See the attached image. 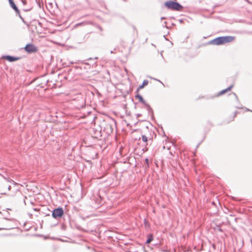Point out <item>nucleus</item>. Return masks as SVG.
Wrapping results in <instances>:
<instances>
[{
  "mask_svg": "<svg viewBox=\"0 0 252 252\" xmlns=\"http://www.w3.org/2000/svg\"><path fill=\"white\" fill-rule=\"evenodd\" d=\"M234 38V36H219L210 40L208 43L210 44L220 45L230 42L233 41Z\"/></svg>",
  "mask_w": 252,
  "mask_h": 252,
  "instance_id": "obj_1",
  "label": "nucleus"
},
{
  "mask_svg": "<svg viewBox=\"0 0 252 252\" xmlns=\"http://www.w3.org/2000/svg\"><path fill=\"white\" fill-rule=\"evenodd\" d=\"M146 128L148 130V133L142 134H141V138L143 142L145 143V147L146 151L148 150V148H147L146 146L149 145L150 143V145H151L153 141V137L156 136V134L154 131L153 130H149L148 126H146Z\"/></svg>",
  "mask_w": 252,
  "mask_h": 252,
  "instance_id": "obj_2",
  "label": "nucleus"
},
{
  "mask_svg": "<svg viewBox=\"0 0 252 252\" xmlns=\"http://www.w3.org/2000/svg\"><path fill=\"white\" fill-rule=\"evenodd\" d=\"M71 104L74 109L80 110L85 106L86 101L83 97L79 95L71 100Z\"/></svg>",
  "mask_w": 252,
  "mask_h": 252,
  "instance_id": "obj_3",
  "label": "nucleus"
},
{
  "mask_svg": "<svg viewBox=\"0 0 252 252\" xmlns=\"http://www.w3.org/2000/svg\"><path fill=\"white\" fill-rule=\"evenodd\" d=\"M164 5L168 9L181 11L183 9V6L176 1L169 0L164 3Z\"/></svg>",
  "mask_w": 252,
  "mask_h": 252,
  "instance_id": "obj_4",
  "label": "nucleus"
},
{
  "mask_svg": "<svg viewBox=\"0 0 252 252\" xmlns=\"http://www.w3.org/2000/svg\"><path fill=\"white\" fill-rule=\"evenodd\" d=\"M166 244L170 245V248L172 250V252H175L176 249L182 246L180 243L179 242L177 237H171V239H169Z\"/></svg>",
  "mask_w": 252,
  "mask_h": 252,
  "instance_id": "obj_5",
  "label": "nucleus"
},
{
  "mask_svg": "<svg viewBox=\"0 0 252 252\" xmlns=\"http://www.w3.org/2000/svg\"><path fill=\"white\" fill-rule=\"evenodd\" d=\"M64 214V211L62 207H58L53 209L52 211V216L55 219L61 218Z\"/></svg>",
  "mask_w": 252,
  "mask_h": 252,
  "instance_id": "obj_6",
  "label": "nucleus"
},
{
  "mask_svg": "<svg viewBox=\"0 0 252 252\" xmlns=\"http://www.w3.org/2000/svg\"><path fill=\"white\" fill-rule=\"evenodd\" d=\"M112 124L108 123L106 125L104 130H106L108 134L112 133L113 131V126H116V121L114 119L111 118Z\"/></svg>",
  "mask_w": 252,
  "mask_h": 252,
  "instance_id": "obj_7",
  "label": "nucleus"
},
{
  "mask_svg": "<svg viewBox=\"0 0 252 252\" xmlns=\"http://www.w3.org/2000/svg\"><path fill=\"white\" fill-rule=\"evenodd\" d=\"M25 50L28 53H32L36 52L38 51L37 48L32 43L27 44L25 48Z\"/></svg>",
  "mask_w": 252,
  "mask_h": 252,
  "instance_id": "obj_8",
  "label": "nucleus"
},
{
  "mask_svg": "<svg viewBox=\"0 0 252 252\" xmlns=\"http://www.w3.org/2000/svg\"><path fill=\"white\" fill-rule=\"evenodd\" d=\"M48 238H50L52 240H57L63 242H69V243L79 244V242H78L75 240H73L70 237H66V239H63L60 238V237H57V238H56V237H44V240H46Z\"/></svg>",
  "mask_w": 252,
  "mask_h": 252,
  "instance_id": "obj_9",
  "label": "nucleus"
},
{
  "mask_svg": "<svg viewBox=\"0 0 252 252\" xmlns=\"http://www.w3.org/2000/svg\"><path fill=\"white\" fill-rule=\"evenodd\" d=\"M91 66V64L88 63L82 62L81 65L78 66H75L76 68H80V69H86L87 71L89 69H90Z\"/></svg>",
  "mask_w": 252,
  "mask_h": 252,
  "instance_id": "obj_10",
  "label": "nucleus"
},
{
  "mask_svg": "<svg viewBox=\"0 0 252 252\" xmlns=\"http://www.w3.org/2000/svg\"><path fill=\"white\" fill-rule=\"evenodd\" d=\"M3 58L9 62H15L20 59V57H15L10 55H6L4 56Z\"/></svg>",
  "mask_w": 252,
  "mask_h": 252,
  "instance_id": "obj_11",
  "label": "nucleus"
},
{
  "mask_svg": "<svg viewBox=\"0 0 252 252\" xmlns=\"http://www.w3.org/2000/svg\"><path fill=\"white\" fill-rule=\"evenodd\" d=\"M145 106V108L146 109V110L148 111V114L151 115L152 119H153L154 118V111L153 109L151 108V107L148 104L145 103V104L144 105Z\"/></svg>",
  "mask_w": 252,
  "mask_h": 252,
  "instance_id": "obj_12",
  "label": "nucleus"
},
{
  "mask_svg": "<svg viewBox=\"0 0 252 252\" xmlns=\"http://www.w3.org/2000/svg\"><path fill=\"white\" fill-rule=\"evenodd\" d=\"M10 7L15 11L16 13H19V10L13 0H8Z\"/></svg>",
  "mask_w": 252,
  "mask_h": 252,
  "instance_id": "obj_13",
  "label": "nucleus"
},
{
  "mask_svg": "<svg viewBox=\"0 0 252 252\" xmlns=\"http://www.w3.org/2000/svg\"><path fill=\"white\" fill-rule=\"evenodd\" d=\"M94 200L98 206L102 204V198L99 194L97 195V196L95 197Z\"/></svg>",
  "mask_w": 252,
  "mask_h": 252,
  "instance_id": "obj_14",
  "label": "nucleus"
},
{
  "mask_svg": "<svg viewBox=\"0 0 252 252\" xmlns=\"http://www.w3.org/2000/svg\"><path fill=\"white\" fill-rule=\"evenodd\" d=\"M149 81L148 80L145 79L142 84L140 85L136 91V93H138L139 90L143 89L145 86L148 85Z\"/></svg>",
  "mask_w": 252,
  "mask_h": 252,
  "instance_id": "obj_15",
  "label": "nucleus"
},
{
  "mask_svg": "<svg viewBox=\"0 0 252 252\" xmlns=\"http://www.w3.org/2000/svg\"><path fill=\"white\" fill-rule=\"evenodd\" d=\"M233 85H231L229 87L227 88L226 89H225L224 90H221V91H220L219 93V94H218L217 96L222 95V94H224L225 93H226V92H227L228 91H230L231 89L233 88Z\"/></svg>",
  "mask_w": 252,
  "mask_h": 252,
  "instance_id": "obj_16",
  "label": "nucleus"
},
{
  "mask_svg": "<svg viewBox=\"0 0 252 252\" xmlns=\"http://www.w3.org/2000/svg\"><path fill=\"white\" fill-rule=\"evenodd\" d=\"M161 251L163 252H172L170 248V245H167V244L161 248Z\"/></svg>",
  "mask_w": 252,
  "mask_h": 252,
  "instance_id": "obj_17",
  "label": "nucleus"
},
{
  "mask_svg": "<svg viewBox=\"0 0 252 252\" xmlns=\"http://www.w3.org/2000/svg\"><path fill=\"white\" fill-rule=\"evenodd\" d=\"M135 98L138 99L139 101L142 103L143 105L146 103V102L143 99V97L140 94H139L138 92L137 93V94L135 95Z\"/></svg>",
  "mask_w": 252,
  "mask_h": 252,
  "instance_id": "obj_18",
  "label": "nucleus"
},
{
  "mask_svg": "<svg viewBox=\"0 0 252 252\" xmlns=\"http://www.w3.org/2000/svg\"><path fill=\"white\" fill-rule=\"evenodd\" d=\"M4 219L5 220H12L13 219L12 218L10 217V214L8 211H5L3 213Z\"/></svg>",
  "mask_w": 252,
  "mask_h": 252,
  "instance_id": "obj_19",
  "label": "nucleus"
},
{
  "mask_svg": "<svg viewBox=\"0 0 252 252\" xmlns=\"http://www.w3.org/2000/svg\"><path fill=\"white\" fill-rule=\"evenodd\" d=\"M4 179L8 182H10V183H13V184L14 185H16V183L13 181L12 180V179H11L10 178H7V177H3Z\"/></svg>",
  "mask_w": 252,
  "mask_h": 252,
  "instance_id": "obj_20",
  "label": "nucleus"
},
{
  "mask_svg": "<svg viewBox=\"0 0 252 252\" xmlns=\"http://www.w3.org/2000/svg\"><path fill=\"white\" fill-rule=\"evenodd\" d=\"M144 223L145 224V226L146 228L150 227V224L149 223V222H148L146 219L144 220Z\"/></svg>",
  "mask_w": 252,
  "mask_h": 252,
  "instance_id": "obj_21",
  "label": "nucleus"
},
{
  "mask_svg": "<svg viewBox=\"0 0 252 252\" xmlns=\"http://www.w3.org/2000/svg\"><path fill=\"white\" fill-rule=\"evenodd\" d=\"M154 237H148V239L146 241V244H149L153 240Z\"/></svg>",
  "mask_w": 252,
  "mask_h": 252,
  "instance_id": "obj_22",
  "label": "nucleus"
},
{
  "mask_svg": "<svg viewBox=\"0 0 252 252\" xmlns=\"http://www.w3.org/2000/svg\"><path fill=\"white\" fill-rule=\"evenodd\" d=\"M145 162L146 163L147 167L148 168L149 166V159L148 158H146L145 159Z\"/></svg>",
  "mask_w": 252,
  "mask_h": 252,
  "instance_id": "obj_23",
  "label": "nucleus"
},
{
  "mask_svg": "<svg viewBox=\"0 0 252 252\" xmlns=\"http://www.w3.org/2000/svg\"><path fill=\"white\" fill-rule=\"evenodd\" d=\"M98 29H99L100 31H103V29L99 25L97 24L96 25V26H95Z\"/></svg>",
  "mask_w": 252,
  "mask_h": 252,
  "instance_id": "obj_24",
  "label": "nucleus"
},
{
  "mask_svg": "<svg viewBox=\"0 0 252 252\" xmlns=\"http://www.w3.org/2000/svg\"><path fill=\"white\" fill-rule=\"evenodd\" d=\"M32 236H38V237H39V236H44V235H41V234H34L32 235Z\"/></svg>",
  "mask_w": 252,
  "mask_h": 252,
  "instance_id": "obj_25",
  "label": "nucleus"
},
{
  "mask_svg": "<svg viewBox=\"0 0 252 252\" xmlns=\"http://www.w3.org/2000/svg\"><path fill=\"white\" fill-rule=\"evenodd\" d=\"M97 65V62H95L93 64H92V67H94V66H96Z\"/></svg>",
  "mask_w": 252,
  "mask_h": 252,
  "instance_id": "obj_26",
  "label": "nucleus"
},
{
  "mask_svg": "<svg viewBox=\"0 0 252 252\" xmlns=\"http://www.w3.org/2000/svg\"><path fill=\"white\" fill-rule=\"evenodd\" d=\"M248 3L252 4V0L250 1V0H245Z\"/></svg>",
  "mask_w": 252,
  "mask_h": 252,
  "instance_id": "obj_27",
  "label": "nucleus"
},
{
  "mask_svg": "<svg viewBox=\"0 0 252 252\" xmlns=\"http://www.w3.org/2000/svg\"><path fill=\"white\" fill-rule=\"evenodd\" d=\"M212 247H213V248L214 249H216V244H215V243H213V244H212Z\"/></svg>",
  "mask_w": 252,
  "mask_h": 252,
  "instance_id": "obj_28",
  "label": "nucleus"
},
{
  "mask_svg": "<svg viewBox=\"0 0 252 252\" xmlns=\"http://www.w3.org/2000/svg\"><path fill=\"white\" fill-rule=\"evenodd\" d=\"M205 138V137H204L203 138V140H202L201 141H200V142L198 143V145H197V146H196V148L198 147V146H199V145L201 143V142L203 141V140Z\"/></svg>",
  "mask_w": 252,
  "mask_h": 252,
  "instance_id": "obj_29",
  "label": "nucleus"
},
{
  "mask_svg": "<svg viewBox=\"0 0 252 252\" xmlns=\"http://www.w3.org/2000/svg\"><path fill=\"white\" fill-rule=\"evenodd\" d=\"M22 20V21H23V22L26 24H27V22L25 21L24 19L22 17L21 18V19Z\"/></svg>",
  "mask_w": 252,
  "mask_h": 252,
  "instance_id": "obj_30",
  "label": "nucleus"
},
{
  "mask_svg": "<svg viewBox=\"0 0 252 252\" xmlns=\"http://www.w3.org/2000/svg\"><path fill=\"white\" fill-rule=\"evenodd\" d=\"M141 114H136V118H138L139 117H140V116H141Z\"/></svg>",
  "mask_w": 252,
  "mask_h": 252,
  "instance_id": "obj_31",
  "label": "nucleus"
},
{
  "mask_svg": "<svg viewBox=\"0 0 252 252\" xmlns=\"http://www.w3.org/2000/svg\"><path fill=\"white\" fill-rule=\"evenodd\" d=\"M163 243H164V240H163V239H162V240H161V241L160 242L159 244L162 245L163 244Z\"/></svg>",
  "mask_w": 252,
  "mask_h": 252,
  "instance_id": "obj_32",
  "label": "nucleus"
},
{
  "mask_svg": "<svg viewBox=\"0 0 252 252\" xmlns=\"http://www.w3.org/2000/svg\"><path fill=\"white\" fill-rule=\"evenodd\" d=\"M9 228H6V227H0V230H2V229H9Z\"/></svg>",
  "mask_w": 252,
  "mask_h": 252,
  "instance_id": "obj_33",
  "label": "nucleus"
},
{
  "mask_svg": "<svg viewBox=\"0 0 252 252\" xmlns=\"http://www.w3.org/2000/svg\"><path fill=\"white\" fill-rule=\"evenodd\" d=\"M22 2L23 3V4H25L26 3V0H22Z\"/></svg>",
  "mask_w": 252,
  "mask_h": 252,
  "instance_id": "obj_34",
  "label": "nucleus"
},
{
  "mask_svg": "<svg viewBox=\"0 0 252 252\" xmlns=\"http://www.w3.org/2000/svg\"><path fill=\"white\" fill-rule=\"evenodd\" d=\"M16 14H17L19 16V17H20V19H21V18H22V17L21 16V15H20V13H16Z\"/></svg>",
  "mask_w": 252,
  "mask_h": 252,
  "instance_id": "obj_35",
  "label": "nucleus"
},
{
  "mask_svg": "<svg viewBox=\"0 0 252 252\" xmlns=\"http://www.w3.org/2000/svg\"><path fill=\"white\" fill-rule=\"evenodd\" d=\"M84 24V23L82 22V23H78L76 26H81L82 25H83Z\"/></svg>",
  "mask_w": 252,
  "mask_h": 252,
  "instance_id": "obj_36",
  "label": "nucleus"
},
{
  "mask_svg": "<svg viewBox=\"0 0 252 252\" xmlns=\"http://www.w3.org/2000/svg\"><path fill=\"white\" fill-rule=\"evenodd\" d=\"M234 95H235V98L237 100L238 99V96H237L236 94L235 93H233Z\"/></svg>",
  "mask_w": 252,
  "mask_h": 252,
  "instance_id": "obj_37",
  "label": "nucleus"
},
{
  "mask_svg": "<svg viewBox=\"0 0 252 252\" xmlns=\"http://www.w3.org/2000/svg\"><path fill=\"white\" fill-rule=\"evenodd\" d=\"M71 71H72V69H71V68L68 69V70H67V72L68 73H69V72H71Z\"/></svg>",
  "mask_w": 252,
  "mask_h": 252,
  "instance_id": "obj_38",
  "label": "nucleus"
},
{
  "mask_svg": "<svg viewBox=\"0 0 252 252\" xmlns=\"http://www.w3.org/2000/svg\"><path fill=\"white\" fill-rule=\"evenodd\" d=\"M33 210L34 211H38L39 210V209H37L36 208H34L33 209Z\"/></svg>",
  "mask_w": 252,
  "mask_h": 252,
  "instance_id": "obj_39",
  "label": "nucleus"
},
{
  "mask_svg": "<svg viewBox=\"0 0 252 252\" xmlns=\"http://www.w3.org/2000/svg\"><path fill=\"white\" fill-rule=\"evenodd\" d=\"M147 236L151 237V236H153V234H152L150 233V234H148V235H147Z\"/></svg>",
  "mask_w": 252,
  "mask_h": 252,
  "instance_id": "obj_40",
  "label": "nucleus"
},
{
  "mask_svg": "<svg viewBox=\"0 0 252 252\" xmlns=\"http://www.w3.org/2000/svg\"><path fill=\"white\" fill-rule=\"evenodd\" d=\"M31 10V9H24V10L25 11H29V10Z\"/></svg>",
  "mask_w": 252,
  "mask_h": 252,
  "instance_id": "obj_41",
  "label": "nucleus"
},
{
  "mask_svg": "<svg viewBox=\"0 0 252 252\" xmlns=\"http://www.w3.org/2000/svg\"><path fill=\"white\" fill-rule=\"evenodd\" d=\"M10 188H11V186H9L8 187V190H10Z\"/></svg>",
  "mask_w": 252,
  "mask_h": 252,
  "instance_id": "obj_42",
  "label": "nucleus"
},
{
  "mask_svg": "<svg viewBox=\"0 0 252 252\" xmlns=\"http://www.w3.org/2000/svg\"><path fill=\"white\" fill-rule=\"evenodd\" d=\"M155 80H157V81H158L160 82L161 83H162L160 81H159V80H158V79H155Z\"/></svg>",
  "mask_w": 252,
  "mask_h": 252,
  "instance_id": "obj_43",
  "label": "nucleus"
},
{
  "mask_svg": "<svg viewBox=\"0 0 252 252\" xmlns=\"http://www.w3.org/2000/svg\"><path fill=\"white\" fill-rule=\"evenodd\" d=\"M165 19V18L164 17H162L161 18V20H163V19Z\"/></svg>",
  "mask_w": 252,
  "mask_h": 252,
  "instance_id": "obj_44",
  "label": "nucleus"
},
{
  "mask_svg": "<svg viewBox=\"0 0 252 252\" xmlns=\"http://www.w3.org/2000/svg\"><path fill=\"white\" fill-rule=\"evenodd\" d=\"M93 60V59H92V58H89V59H88V60H89V61H90V60Z\"/></svg>",
  "mask_w": 252,
  "mask_h": 252,
  "instance_id": "obj_45",
  "label": "nucleus"
},
{
  "mask_svg": "<svg viewBox=\"0 0 252 252\" xmlns=\"http://www.w3.org/2000/svg\"><path fill=\"white\" fill-rule=\"evenodd\" d=\"M110 53H111V54L114 53V51H113V50L111 51Z\"/></svg>",
  "mask_w": 252,
  "mask_h": 252,
  "instance_id": "obj_46",
  "label": "nucleus"
},
{
  "mask_svg": "<svg viewBox=\"0 0 252 252\" xmlns=\"http://www.w3.org/2000/svg\"><path fill=\"white\" fill-rule=\"evenodd\" d=\"M212 204H213V205H215V203L214 201H213V202H212Z\"/></svg>",
  "mask_w": 252,
  "mask_h": 252,
  "instance_id": "obj_47",
  "label": "nucleus"
},
{
  "mask_svg": "<svg viewBox=\"0 0 252 252\" xmlns=\"http://www.w3.org/2000/svg\"><path fill=\"white\" fill-rule=\"evenodd\" d=\"M165 27L167 29H168V27L166 25L165 26Z\"/></svg>",
  "mask_w": 252,
  "mask_h": 252,
  "instance_id": "obj_48",
  "label": "nucleus"
},
{
  "mask_svg": "<svg viewBox=\"0 0 252 252\" xmlns=\"http://www.w3.org/2000/svg\"><path fill=\"white\" fill-rule=\"evenodd\" d=\"M247 111H250V110L249 109H247ZM251 111L252 112V111H251Z\"/></svg>",
  "mask_w": 252,
  "mask_h": 252,
  "instance_id": "obj_49",
  "label": "nucleus"
},
{
  "mask_svg": "<svg viewBox=\"0 0 252 252\" xmlns=\"http://www.w3.org/2000/svg\"><path fill=\"white\" fill-rule=\"evenodd\" d=\"M164 25H166L167 24V22H164Z\"/></svg>",
  "mask_w": 252,
  "mask_h": 252,
  "instance_id": "obj_50",
  "label": "nucleus"
},
{
  "mask_svg": "<svg viewBox=\"0 0 252 252\" xmlns=\"http://www.w3.org/2000/svg\"><path fill=\"white\" fill-rule=\"evenodd\" d=\"M48 80H46V83L47 84V83H48Z\"/></svg>",
  "mask_w": 252,
  "mask_h": 252,
  "instance_id": "obj_51",
  "label": "nucleus"
},
{
  "mask_svg": "<svg viewBox=\"0 0 252 252\" xmlns=\"http://www.w3.org/2000/svg\"><path fill=\"white\" fill-rule=\"evenodd\" d=\"M137 124V122L135 123L134 124V126H135Z\"/></svg>",
  "mask_w": 252,
  "mask_h": 252,
  "instance_id": "obj_52",
  "label": "nucleus"
},
{
  "mask_svg": "<svg viewBox=\"0 0 252 252\" xmlns=\"http://www.w3.org/2000/svg\"><path fill=\"white\" fill-rule=\"evenodd\" d=\"M180 22L181 23L182 22V20H180Z\"/></svg>",
  "mask_w": 252,
  "mask_h": 252,
  "instance_id": "obj_53",
  "label": "nucleus"
},
{
  "mask_svg": "<svg viewBox=\"0 0 252 252\" xmlns=\"http://www.w3.org/2000/svg\"><path fill=\"white\" fill-rule=\"evenodd\" d=\"M97 59V57H95L94 58V59Z\"/></svg>",
  "mask_w": 252,
  "mask_h": 252,
  "instance_id": "obj_54",
  "label": "nucleus"
},
{
  "mask_svg": "<svg viewBox=\"0 0 252 252\" xmlns=\"http://www.w3.org/2000/svg\"><path fill=\"white\" fill-rule=\"evenodd\" d=\"M70 63L73 64V62H70Z\"/></svg>",
  "mask_w": 252,
  "mask_h": 252,
  "instance_id": "obj_55",
  "label": "nucleus"
},
{
  "mask_svg": "<svg viewBox=\"0 0 252 252\" xmlns=\"http://www.w3.org/2000/svg\"><path fill=\"white\" fill-rule=\"evenodd\" d=\"M127 126H129V124H127Z\"/></svg>",
  "mask_w": 252,
  "mask_h": 252,
  "instance_id": "obj_56",
  "label": "nucleus"
},
{
  "mask_svg": "<svg viewBox=\"0 0 252 252\" xmlns=\"http://www.w3.org/2000/svg\"><path fill=\"white\" fill-rule=\"evenodd\" d=\"M251 242L252 243V239H251Z\"/></svg>",
  "mask_w": 252,
  "mask_h": 252,
  "instance_id": "obj_57",
  "label": "nucleus"
}]
</instances>
